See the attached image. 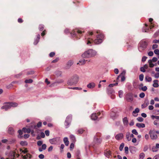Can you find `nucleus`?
<instances>
[{
    "label": "nucleus",
    "mask_w": 159,
    "mask_h": 159,
    "mask_svg": "<svg viewBox=\"0 0 159 159\" xmlns=\"http://www.w3.org/2000/svg\"><path fill=\"white\" fill-rule=\"evenodd\" d=\"M97 33L98 34L97 35L96 39L94 40H93L92 39H91L90 37L93 34V32L91 31L88 33L89 36L87 35L85 37V39L88 40L87 44H89L93 42L97 44L102 43L104 37V35L102 33H101L100 31L98 32L97 31Z\"/></svg>",
    "instance_id": "nucleus-1"
},
{
    "label": "nucleus",
    "mask_w": 159,
    "mask_h": 159,
    "mask_svg": "<svg viewBox=\"0 0 159 159\" xmlns=\"http://www.w3.org/2000/svg\"><path fill=\"white\" fill-rule=\"evenodd\" d=\"M97 54V52L94 50L92 49H90L85 52L82 55L83 58H87L92 57L95 56Z\"/></svg>",
    "instance_id": "nucleus-2"
},
{
    "label": "nucleus",
    "mask_w": 159,
    "mask_h": 159,
    "mask_svg": "<svg viewBox=\"0 0 159 159\" xmlns=\"http://www.w3.org/2000/svg\"><path fill=\"white\" fill-rule=\"evenodd\" d=\"M17 105V104L15 102L5 103L4 105L1 108L2 109H4L5 110H7L9 109L11 107H16Z\"/></svg>",
    "instance_id": "nucleus-3"
},
{
    "label": "nucleus",
    "mask_w": 159,
    "mask_h": 159,
    "mask_svg": "<svg viewBox=\"0 0 159 159\" xmlns=\"http://www.w3.org/2000/svg\"><path fill=\"white\" fill-rule=\"evenodd\" d=\"M20 151L21 155L23 159H26L28 158L30 159L32 157V155L29 153H27L26 155H23L24 154H25L27 152V150L26 148L24 150L20 149Z\"/></svg>",
    "instance_id": "nucleus-4"
},
{
    "label": "nucleus",
    "mask_w": 159,
    "mask_h": 159,
    "mask_svg": "<svg viewBox=\"0 0 159 159\" xmlns=\"http://www.w3.org/2000/svg\"><path fill=\"white\" fill-rule=\"evenodd\" d=\"M157 134H159V131H155L154 130H150L149 132V134L150 137L152 139L155 140L157 138Z\"/></svg>",
    "instance_id": "nucleus-5"
},
{
    "label": "nucleus",
    "mask_w": 159,
    "mask_h": 159,
    "mask_svg": "<svg viewBox=\"0 0 159 159\" xmlns=\"http://www.w3.org/2000/svg\"><path fill=\"white\" fill-rule=\"evenodd\" d=\"M101 134L100 133H97L95 135L94 141L96 144H98L101 142V139L100 138Z\"/></svg>",
    "instance_id": "nucleus-6"
},
{
    "label": "nucleus",
    "mask_w": 159,
    "mask_h": 159,
    "mask_svg": "<svg viewBox=\"0 0 159 159\" xmlns=\"http://www.w3.org/2000/svg\"><path fill=\"white\" fill-rule=\"evenodd\" d=\"M19 152H18V153L16 154V152L13 151L11 152L9 154V157L7 158L6 159H16L15 158H16V156H17L18 157L20 155Z\"/></svg>",
    "instance_id": "nucleus-7"
},
{
    "label": "nucleus",
    "mask_w": 159,
    "mask_h": 159,
    "mask_svg": "<svg viewBox=\"0 0 159 159\" xmlns=\"http://www.w3.org/2000/svg\"><path fill=\"white\" fill-rule=\"evenodd\" d=\"M125 71H123L122 73L116 78V80L117 82H118L120 78H121V81H124L125 80Z\"/></svg>",
    "instance_id": "nucleus-8"
},
{
    "label": "nucleus",
    "mask_w": 159,
    "mask_h": 159,
    "mask_svg": "<svg viewBox=\"0 0 159 159\" xmlns=\"http://www.w3.org/2000/svg\"><path fill=\"white\" fill-rule=\"evenodd\" d=\"M74 32L72 33L73 34V35L75 36L76 35V34H81L82 33L84 32V31L83 30L80 29H75L74 30Z\"/></svg>",
    "instance_id": "nucleus-9"
},
{
    "label": "nucleus",
    "mask_w": 159,
    "mask_h": 159,
    "mask_svg": "<svg viewBox=\"0 0 159 159\" xmlns=\"http://www.w3.org/2000/svg\"><path fill=\"white\" fill-rule=\"evenodd\" d=\"M72 120V116H68L65 120V125L68 126Z\"/></svg>",
    "instance_id": "nucleus-10"
},
{
    "label": "nucleus",
    "mask_w": 159,
    "mask_h": 159,
    "mask_svg": "<svg viewBox=\"0 0 159 159\" xmlns=\"http://www.w3.org/2000/svg\"><path fill=\"white\" fill-rule=\"evenodd\" d=\"M100 114V112H98L97 114L93 113L91 116V119L93 120H95L97 119L98 116H99Z\"/></svg>",
    "instance_id": "nucleus-11"
},
{
    "label": "nucleus",
    "mask_w": 159,
    "mask_h": 159,
    "mask_svg": "<svg viewBox=\"0 0 159 159\" xmlns=\"http://www.w3.org/2000/svg\"><path fill=\"white\" fill-rule=\"evenodd\" d=\"M124 137L123 134L122 133H119L116 135L115 136V138L117 140H120L122 139Z\"/></svg>",
    "instance_id": "nucleus-12"
},
{
    "label": "nucleus",
    "mask_w": 159,
    "mask_h": 159,
    "mask_svg": "<svg viewBox=\"0 0 159 159\" xmlns=\"http://www.w3.org/2000/svg\"><path fill=\"white\" fill-rule=\"evenodd\" d=\"M58 140L59 139L58 138H54L52 139H50L49 141L51 144H55L57 143Z\"/></svg>",
    "instance_id": "nucleus-13"
},
{
    "label": "nucleus",
    "mask_w": 159,
    "mask_h": 159,
    "mask_svg": "<svg viewBox=\"0 0 159 159\" xmlns=\"http://www.w3.org/2000/svg\"><path fill=\"white\" fill-rule=\"evenodd\" d=\"M153 20V19L152 18H150L149 19V21L150 22V24L149 26L150 29H151L155 26V23L154 22H152Z\"/></svg>",
    "instance_id": "nucleus-14"
},
{
    "label": "nucleus",
    "mask_w": 159,
    "mask_h": 159,
    "mask_svg": "<svg viewBox=\"0 0 159 159\" xmlns=\"http://www.w3.org/2000/svg\"><path fill=\"white\" fill-rule=\"evenodd\" d=\"M153 84L152 86L155 88H157L159 86L158 84V80H154L153 81Z\"/></svg>",
    "instance_id": "nucleus-15"
},
{
    "label": "nucleus",
    "mask_w": 159,
    "mask_h": 159,
    "mask_svg": "<svg viewBox=\"0 0 159 159\" xmlns=\"http://www.w3.org/2000/svg\"><path fill=\"white\" fill-rule=\"evenodd\" d=\"M136 126L139 128H143L145 127V125L143 123H137L136 124Z\"/></svg>",
    "instance_id": "nucleus-16"
},
{
    "label": "nucleus",
    "mask_w": 159,
    "mask_h": 159,
    "mask_svg": "<svg viewBox=\"0 0 159 159\" xmlns=\"http://www.w3.org/2000/svg\"><path fill=\"white\" fill-rule=\"evenodd\" d=\"M139 109L138 108H136L134 111L133 112V115L134 116H136L138 114L137 113L139 112Z\"/></svg>",
    "instance_id": "nucleus-17"
},
{
    "label": "nucleus",
    "mask_w": 159,
    "mask_h": 159,
    "mask_svg": "<svg viewBox=\"0 0 159 159\" xmlns=\"http://www.w3.org/2000/svg\"><path fill=\"white\" fill-rule=\"evenodd\" d=\"M42 126V122H39L36 125L34 126V129H37L38 128H39Z\"/></svg>",
    "instance_id": "nucleus-18"
},
{
    "label": "nucleus",
    "mask_w": 159,
    "mask_h": 159,
    "mask_svg": "<svg viewBox=\"0 0 159 159\" xmlns=\"http://www.w3.org/2000/svg\"><path fill=\"white\" fill-rule=\"evenodd\" d=\"M22 131L24 133H30L31 132V130L30 128H23L22 129Z\"/></svg>",
    "instance_id": "nucleus-19"
},
{
    "label": "nucleus",
    "mask_w": 159,
    "mask_h": 159,
    "mask_svg": "<svg viewBox=\"0 0 159 159\" xmlns=\"http://www.w3.org/2000/svg\"><path fill=\"white\" fill-rule=\"evenodd\" d=\"M105 155L108 157H109L111 155V152L110 151H106L104 152Z\"/></svg>",
    "instance_id": "nucleus-20"
},
{
    "label": "nucleus",
    "mask_w": 159,
    "mask_h": 159,
    "mask_svg": "<svg viewBox=\"0 0 159 159\" xmlns=\"http://www.w3.org/2000/svg\"><path fill=\"white\" fill-rule=\"evenodd\" d=\"M126 137L128 141H129L131 140L130 133L128 132L126 133Z\"/></svg>",
    "instance_id": "nucleus-21"
},
{
    "label": "nucleus",
    "mask_w": 159,
    "mask_h": 159,
    "mask_svg": "<svg viewBox=\"0 0 159 159\" xmlns=\"http://www.w3.org/2000/svg\"><path fill=\"white\" fill-rule=\"evenodd\" d=\"M8 132L11 134H13L14 133V130L12 127H9L8 129Z\"/></svg>",
    "instance_id": "nucleus-22"
},
{
    "label": "nucleus",
    "mask_w": 159,
    "mask_h": 159,
    "mask_svg": "<svg viewBox=\"0 0 159 159\" xmlns=\"http://www.w3.org/2000/svg\"><path fill=\"white\" fill-rule=\"evenodd\" d=\"M70 139L71 140L72 143H75L76 141L75 138L73 135H70Z\"/></svg>",
    "instance_id": "nucleus-23"
},
{
    "label": "nucleus",
    "mask_w": 159,
    "mask_h": 159,
    "mask_svg": "<svg viewBox=\"0 0 159 159\" xmlns=\"http://www.w3.org/2000/svg\"><path fill=\"white\" fill-rule=\"evenodd\" d=\"M87 86L89 88H93L95 86V84L93 83H91L89 84Z\"/></svg>",
    "instance_id": "nucleus-24"
},
{
    "label": "nucleus",
    "mask_w": 159,
    "mask_h": 159,
    "mask_svg": "<svg viewBox=\"0 0 159 159\" xmlns=\"http://www.w3.org/2000/svg\"><path fill=\"white\" fill-rule=\"evenodd\" d=\"M87 60H85L84 59L81 60L80 61L79 63H77V64H79L80 65H82L84 64Z\"/></svg>",
    "instance_id": "nucleus-25"
},
{
    "label": "nucleus",
    "mask_w": 159,
    "mask_h": 159,
    "mask_svg": "<svg viewBox=\"0 0 159 159\" xmlns=\"http://www.w3.org/2000/svg\"><path fill=\"white\" fill-rule=\"evenodd\" d=\"M86 130V129L85 128L84 129H79L77 131L78 134H82L84 131H85Z\"/></svg>",
    "instance_id": "nucleus-26"
},
{
    "label": "nucleus",
    "mask_w": 159,
    "mask_h": 159,
    "mask_svg": "<svg viewBox=\"0 0 159 159\" xmlns=\"http://www.w3.org/2000/svg\"><path fill=\"white\" fill-rule=\"evenodd\" d=\"M64 143L66 146H68L69 144V142L67 138L65 137L63 139Z\"/></svg>",
    "instance_id": "nucleus-27"
},
{
    "label": "nucleus",
    "mask_w": 159,
    "mask_h": 159,
    "mask_svg": "<svg viewBox=\"0 0 159 159\" xmlns=\"http://www.w3.org/2000/svg\"><path fill=\"white\" fill-rule=\"evenodd\" d=\"M123 123L125 125H127L128 121L126 117H125L123 120Z\"/></svg>",
    "instance_id": "nucleus-28"
},
{
    "label": "nucleus",
    "mask_w": 159,
    "mask_h": 159,
    "mask_svg": "<svg viewBox=\"0 0 159 159\" xmlns=\"http://www.w3.org/2000/svg\"><path fill=\"white\" fill-rule=\"evenodd\" d=\"M70 80L68 81V84H69V85H73L74 84H76L77 81H78V78H77L76 79V80L75 81H73L71 82H70Z\"/></svg>",
    "instance_id": "nucleus-29"
},
{
    "label": "nucleus",
    "mask_w": 159,
    "mask_h": 159,
    "mask_svg": "<svg viewBox=\"0 0 159 159\" xmlns=\"http://www.w3.org/2000/svg\"><path fill=\"white\" fill-rule=\"evenodd\" d=\"M145 80L147 81L150 82H151L152 80V79L151 77L148 76H146L145 77Z\"/></svg>",
    "instance_id": "nucleus-30"
},
{
    "label": "nucleus",
    "mask_w": 159,
    "mask_h": 159,
    "mask_svg": "<svg viewBox=\"0 0 159 159\" xmlns=\"http://www.w3.org/2000/svg\"><path fill=\"white\" fill-rule=\"evenodd\" d=\"M148 62L149 64V66L150 67H153L154 66V65L152 63V61L150 60L148 61Z\"/></svg>",
    "instance_id": "nucleus-31"
},
{
    "label": "nucleus",
    "mask_w": 159,
    "mask_h": 159,
    "mask_svg": "<svg viewBox=\"0 0 159 159\" xmlns=\"http://www.w3.org/2000/svg\"><path fill=\"white\" fill-rule=\"evenodd\" d=\"M139 159H143L145 157V154L144 153H141L139 156Z\"/></svg>",
    "instance_id": "nucleus-32"
},
{
    "label": "nucleus",
    "mask_w": 159,
    "mask_h": 159,
    "mask_svg": "<svg viewBox=\"0 0 159 159\" xmlns=\"http://www.w3.org/2000/svg\"><path fill=\"white\" fill-rule=\"evenodd\" d=\"M44 28V26L43 25L40 24L39 26V30L40 31H42L43 30Z\"/></svg>",
    "instance_id": "nucleus-33"
},
{
    "label": "nucleus",
    "mask_w": 159,
    "mask_h": 159,
    "mask_svg": "<svg viewBox=\"0 0 159 159\" xmlns=\"http://www.w3.org/2000/svg\"><path fill=\"white\" fill-rule=\"evenodd\" d=\"M20 144L23 146H26L27 145V143L26 141H21L20 143Z\"/></svg>",
    "instance_id": "nucleus-34"
},
{
    "label": "nucleus",
    "mask_w": 159,
    "mask_h": 159,
    "mask_svg": "<svg viewBox=\"0 0 159 159\" xmlns=\"http://www.w3.org/2000/svg\"><path fill=\"white\" fill-rule=\"evenodd\" d=\"M124 144L123 143H121L120 144V146L119 147V150L120 151H122V150L123 148L124 147Z\"/></svg>",
    "instance_id": "nucleus-35"
},
{
    "label": "nucleus",
    "mask_w": 159,
    "mask_h": 159,
    "mask_svg": "<svg viewBox=\"0 0 159 159\" xmlns=\"http://www.w3.org/2000/svg\"><path fill=\"white\" fill-rule=\"evenodd\" d=\"M73 62L72 61H69L67 63V65L68 66V67H69L71 66L73 64Z\"/></svg>",
    "instance_id": "nucleus-36"
},
{
    "label": "nucleus",
    "mask_w": 159,
    "mask_h": 159,
    "mask_svg": "<svg viewBox=\"0 0 159 159\" xmlns=\"http://www.w3.org/2000/svg\"><path fill=\"white\" fill-rule=\"evenodd\" d=\"M132 133L135 135H138V132H137V130L135 129H134L132 131Z\"/></svg>",
    "instance_id": "nucleus-37"
},
{
    "label": "nucleus",
    "mask_w": 159,
    "mask_h": 159,
    "mask_svg": "<svg viewBox=\"0 0 159 159\" xmlns=\"http://www.w3.org/2000/svg\"><path fill=\"white\" fill-rule=\"evenodd\" d=\"M33 82V80L31 79L26 80H25V83H31Z\"/></svg>",
    "instance_id": "nucleus-38"
},
{
    "label": "nucleus",
    "mask_w": 159,
    "mask_h": 159,
    "mask_svg": "<svg viewBox=\"0 0 159 159\" xmlns=\"http://www.w3.org/2000/svg\"><path fill=\"white\" fill-rule=\"evenodd\" d=\"M119 96L120 98H121L122 97L123 92L121 91H119L118 92Z\"/></svg>",
    "instance_id": "nucleus-39"
},
{
    "label": "nucleus",
    "mask_w": 159,
    "mask_h": 159,
    "mask_svg": "<svg viewBox=\"0 0 159 159\" xmlns=\"http://www.w3.org/2000/svg\"><path fill=\"white\" fill-rule=\"evenodd\" d=\"M125 152L126 154H127L129 152V148L128 147H125Z\"/></svg>",
    "instance_id": "nucleus-40"
},
{
    "label": "nucleus",
    "mask_w": 159,
    "mask_h": 159,
    "mask_svg": "<svg viewBox=\"0 0 159 159\" xmlns=\"http://www.w3.org/2000/svg\"><path fill=\"white\" fill-rule=\"evenodd\" d=\"M118 85V83H116L115 84H110L109 85V87H113L114 86H116Z\"/></svg>",
    "instance_id": "nucleus-41"
},
{
    "label": "nucleus",
    "mask_w": 159,
    "mask_h": 159,
    "mask_svg": "<svg viewBox=\"0 0 159 159\" xmlns=\"http://www.w3.org/2000/svg\"><path fill=\"white\" fill-rule=\"evenodd\" d=\"M143 74H141L139 76V80L142 81H143Z\"/></svg>",
    "instance_id": "nucleus-42"
},
{
    "label": "nucleus",
    "mask_w": 159,
    "mask_h": 159,
    "mask_svg": "<svg viewBox=\"0 0 159 159\" xmlns=\"http://www.w3.org/2000/svg\"><path fill=\"white\" fill-rule=\"evenodd\" d=\"M145 96V93H141L139 94V97L141 98H143Z\"/></svg>",
    "instance_id": "nucleus-43"
},
{
    "label": "nucleus",
    "mask_w": 159,
    "mask_h": 159,
    "mask_svg": "<svg viewBox=\"0 0 159 159\" xmlns=\"http://www.w3.org/2000/svg\"><path fill=\"white\" fill-rule=\"evenodd\" d=\"M55 53L54 52H51L49 54V57H53L55 56Z\"/></svg>",
    "instance_id": "nucleus-44"
},
{
    "label": "nucleus",
    "mask_w": 159,
    "mask_h": 159,
    "mask_svg": "<svg viewBox=\"0 0 159 159\" xmlns=\"http://www.w3.org/2000/svg\"><path fill=\"white\" fill-rule=\"evenodd\" d=\"M137 120L139 122H142L143 121V119L142 117H139L137 118Z\"/></svg>",
    "instance_id": "nucleus-45"
},
{
    "label": "nucleus",
    "mask_w": 159,
    "mask_h": 159,
    "mask_svg": "<svg viewBox=\"0 0 159 159\" xmlns=\"http://www.w3.org/2000/svg\"><path fill=\"white\" fill-rule=\"evenodd\" d=\"M152 118L153 119L154 118L157 119V120H159V116H152Z\"/></svg>",
    "instance_id": "nucleus-46"
},
{
    "label": "nucleus",
    "mask_w": 159,
    "mask_h": 159,
    "mask_svg": "<svg viewBox=\"0 0 159 159\" xmlns=\"http://www.w3.org/2000/svg\"><path fill=\"white\" fill-rule=\"evenodd\" d=\"M141 89L142 91H145L147 89V88L146 86H144L142 87Z\"/></svg>",
    "instance_id": "nucleus-47"
},
{
    "label": "nucleus",
    "mask_w": 159,
    "mask_h": 159,
    "mask_svg": "<svg viewBox=\"0 0 159 159\" xmlns=\"http://www.w3.org/2000/svg\"><path fill=\"white\" fill-rule=\"evenodd\" d=\"M64 144H62L61 145V147H60V151H61V152H63V149L64 148Z\"/></svg>",
    "instance_id": "nucleus-48"
},
{
    "label": "nucleus",
    "mask_w": 159,
    "mask_h": 159,
    "mask_svg": "<svg viewBox=\"0 0 159 159\" xmlns=\"http://www.w3.org/2000/svg\"><path fill=\"white\" fill-rule=\"evenodd\" d=\"M37 144L38 146H40L42 144L43 142L41 141H39L37 142Z\"/></svg>",
    "instance_id": "nucleus-49"
},
{
    "label": "nucleus",
    "mask_w": 159,
    "mask_h": 159,
    "mask_svg": "<svg viewBox=\"0 0 159 159\" xmlns=\"http://www.w3.org/2000/svg\"><path fill=\"white\" fill-rule=\"evenodd\" d=\"M154 125H156L159 124V120H156L154 122Z\"/></svg>",
    "instance_id": "nucleus-50"
},
{
    "label": "nucleus",
    "mask_w": 159,
    "mask_h": 159,
    "mask_svg": "<svg viewBox=\"0 0 159 159\" xmlns=\"http://www.w3.org/2000/svg\"><path fill=\"white\" fill-rule=\"evenodd\" d=\"M74 143H72L70 146V149H72L74 147Z\"/></svg>",
    "instance_id": "nucleus-51"
},
{
    "label": "nucleus",
    "mask_w": 159,
    "mask_h": 159,
    "mask_svg": "<svg viewBox=\"0 0 159 159\" xmlns=\"http://www.w3.org/2000/svg\"><path fill=\"white\" fill-rule=\"evenodd\" d=\"M154 52L157 55L159 54V50L158 49H156L154 51Z\"/></svg>",
    "instance_id": "nucleus-52"
},
{
    "label": "nucleus",
    "mask_w": 159,
    "mask_h": 159,
    "mask_svg": "<svg viewBox=\"0 0 159 159\" xmlns=\"http://www.w3.org/2000/svg\"><path fill=\"white\" fill-rule=\"evenodd\" d=\"M147 57L145 56H143V57L142 59V61L143 62H144L147 59Z\"/></svg>",
    "instance_id": "nucleus-53"
},
{
    "label": "nucleus",
    "mask_w": 159,
    "mask_h": 159,
    "mask_svg": "<svg viewBox=\"0 0 159 159\" xmlns=\"http://www.w3.org/2000/svg\"><path fill=\"white\" fill-rule=\"evenodd\" d=\"M46 31L45 30H44L43 31V32L41 34V35L43 37L46 34Z\"/></svg>",
    "instance_id": "nucleus-54"
},
{
    "label": "nucleus",
    "mask_w": 159,
    "mask_h": 159,
    "mask_svg": "<svg viewBox=\"0 0 159 159\" xmlns=\"http://www.w3.org/2000/svg\"><path fill=\"white\" fill-rule=\"evenodd\" d=\"M148 55L149 56H152L153 55V53L152 51H150L148 53Z\"/></svg>",
    "instance_id": "nucleus-55"
},
{
    "label": "nucleus",
    "mask_w": 159,
    "mask_h": 159,
    "mask_svg": "<svg viewBox=\"0 0 159 159\" xmlns=\"http://www.w3.org/2000/svg\"><path fill=\"white\" fill-rule=\"evenodd\" d=\"M157 58L155 57H154L152 58V61H153V62H156V61H157Z\"/></svg>",
    "instance_id": "nucleus-56"
},
{
    "label": "nucleus",
    "mask_w": 159,
    "mask_h": 159,
    "mask_svg": "<svg viewBox=\"0 0 159 159\" xmlns=\"http://www.w3.org/2000/svg\"><path fill=\"white\" fill-rule=\"evenodd\" d=\"M152 159H159V154L155 155Z\"/></svg>",
    "instance_id": "nucleus-57"
},
{
    "label": "nucleus",
    "mask_w": 159,
    "mask_h": 159,
    "mask_svg": "<svg viewBox=\"0 0 159 159\" xmlns=\"http://www.w3.org/2000/svg\"><path fill=\"white\" fill-rule=\"evenodd\" d=\"M140 70L141 71H142L143 72H145L146 71L145 69L143 67H141L140 68Z\"/></svg>",
    "instance_id": "nucleus-58"
},
{
    "label": "nucleus",
    "mask_w": 159,
    "mask_h": 159,
    "mask_svg": "<svg viewBox=\"0 0 159 159\" xmlns=\"http://www.w3.org/2000/svg\"><path fill=\"white\" fill-rule=\"evenodd\" d=\"M46 135L47 136H48L49 134V131L48 130H46L45 132Z\"/></svg>",
    "instance_id": "nucleus-59"
},
{
    "label": "nucleus",
    "mask_w": 159,
    "mask_h": 159,
    "mask_svg": "<svg viewBox=\"0 0 159 159\" xmlns=\"http://www.w3.org/2000/svg\"><path fill=\"white\" fill-rule=\"evenodd\" d=\"M23 20L21 18H19L18 19V21L19 23H21L23 22Z\"/></svg>",
    "instance_id": "nucleus-60"
},
{
    "label": "nucleus",
    "mask_w": 159,
    "mask_h": 159,
    "mask_svg": "<svg viewBox=\"0 0 159 159\" xmlns=\"http://www.w3.org/2000/svg\"><path fill=\"white\" fill-rule=\"evenodd\" d=\"M40 137L42 138H44L45 137V134L44 133L42 132L40 134Z\"/></svg>",
    "instance_id": "nucleus-61"
},
{
    "label": "nucleus",
    "mask_w": 159,
    "mask_h": 159,
    "mask_svg": "<svg viewBox=\"0 0 159 159\" xmlns=\"http://www.w3.org/2000/svg\"><path fill=\"white\" fill-rule=\"evenodd\" d=\"M41 147L43 150H45L46 148V145L45 144H43L42 145Z\"/></svg>",
    "instance_id": "nucleus-62"
},
{
    "label": "nucleus",
    "mask_w": 159,
    "mask_h": 159,
    "mask_svg": "<svg viewBox=\"0 0 159 159\" xmlns=\"http://www.w3.org/2000/svg\"><path fill=\"white\" fill-rule=\"evenodd\" d=\"M157 47H158L157 45L155 44H153V45L152 48L153 49H155V48H157Z\"/></svg>",
    "instance_id": "nucleus-63"
},
{
    "label": "nucleus",
    "mask_w": 159,
    "mask_h": 159,
    "mask_svg": "<svg viewBox=\"0 0 159 159\" xmlns=\"http://www.w3.org/2000/svg\"><path fill=\"white\" fill-rule=\"evenodd\" d=\"M39 157L40 158L43 159L44 157V155L42 154H40L39 156Z\"/></svg>",
    "instance_id": "nucleus-64"
}]
</instances>
